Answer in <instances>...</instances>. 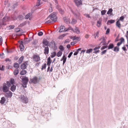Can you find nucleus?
I'll return each mask as SVG.
<instances>
[{
    "mask_svg": "<svg viewBox=\"0 0 128 128\" xmlns=\"http://www.w3.org/2000/svg\"><path fill=\"white\" fill-rule=\"evenodd\" d=\"M56 12H53L48 16V17L46 18V19L47 20L49 19V18H50L53 21H56L57 19V17L56 16Z\"/></svg>",
    "mask_w": 128,
    "mask_h": 128,
    "instance_id": "obj_1",
    "label": "nucleus"
},
{
    "mask_svg": "<svg viewBox=\"0 0 128 128\" xmlns=\"http://www.w3.org/2000/svg\"><path fill=\"white\" fill-rule=\"evenodd\" d=\"M20 98L21 101L23 103L26 104L28 102V98L26 96L23 95H21Z\"/></svg>",
    "mask_w": 128,
    "mask_h": 128,
    "instance_id": "obj_2",
    "label": "nucleus"
},
{
    "mask_svg": "<svg viewBox=\"0 0 128 128\" xmlns=\"http://www.w3.org/2000/svg\"><path fill=\"white\" fill-rule=\"evenodd\" d=\"M32 58L33 61L36 62H38L40 60L39 55L37 54H35L33 55Z\"/></svg>",
    "mask_w": 128,
    "mask_h": 128,
    "instance_id": "obj_3",
    "label": "nucleus"
},
{
    "mask_svg": "<svg viewBox=\"0 0 128 128\" xmlns=\"http://www.w3.org/2000/svg\"><path fill=\"white\" fill-rule=\"evenodd\" d=\"M22 80L23 84V86L24 88H26V85L27 84L28 81V77L25 76L23 78Z\"/></svg>",
    "mask_w": 128,
    "mask_h": 128,
    "instance_id": "obj_4",
    "label": "nucleus"
},
{
    "mask_svg": "<svg viewBox=\"0 0 128 128\" xmlns=\"http://www.w3.org/2000/svg\"><path fill=\"white\" fill-rule=\"evenodd\" d=\"M2 90L3 91L5 92L9 91V87L6 86V83H4L3 84Z\"/></svg>",
    "mask_w": 128,
    "mask_h": 128,
    "instance_id": "obj_5",
    "label": "nucleus"
},
{
    "mask_svg": "<svg viewBox=\"0 0 128 128\" xmlns=\"http://www.w3.org/2000/svg\"><path fill=\"white\" fill-rule=\"evenodd\" d=\"M28 61H26L23 63L21 66V68L22 69L24 70L26 68L27 65H28Z\"/></svg>",
    "mask_w": 128,
    "mask_h": 128,
    "instance_id": "obj_6",
    "label": "nucleus"
},
{
    "mask_svg": "<svg viewBox=\"0 0 128 128\" xmlns=\"http://www.w3.org/2000/svg\"><path fill=\"white\" fill-rule=\"evenodd\" d=\"M49 42L46 39H44L42 42L43 47H45L46 46H48L49 44Z\"/></svg>",
    "mask_w": 128,
    "mask_h": 128,
    "instance_id": "obj_7",
    "label": "nucleus"
},
{
    "mask_svg": "<svg viewBox=\"0 0 128 128\" xmlns=\"http://www.w3.org/2000/svg\"><path fill=\"white\" fill-rule=\"evenodd\" d=\"M32 82L35 84L38 82L39 80L38 78L36 76L30 79Z\"/></svg>",
    "mask_w": 128,
    "mask_h": 128,
    "instance_id": "obj_8",
    "label": "nucleus"
},
{
    "mask_svg": "<svg viewBox=\"0 0 128 128\" xmlns=\"http://www.w3.org/2000/svg\"><path fill=\"white\" fill-rule=\"evenodd\" d=\"M12 92L10 91L6 92L4 94V95L5 96L8 98H11L12 96Z\"/></svg>",
    "mask_w": 128,
    "mask_h": 128,
    "instance_id": "obj_9",
    "label": "nucleus"
},
{
    "mask_svg": "<svg viewBox=\"0 0 128 128\" xmlns=\"http://www.w3.org/2000/svg\"><path fill=\"white\" fill-rule=\"evenodd\" d=\"M68 30H66V28H65V27L64 26H61L60 27V30L59 32H63L67 31Z\"/></svg>",
    "mask_w": 128,
    "mask_h": 128,
    "instance_id": "obj_10",
    "label": "nucleus"
},
{
    "mask_svg": "<svg viewBox=\"0 0 128 128\" xmlns=\"http://www.w3.org/2000/svg\"><path fill=\"white\" fill-rule=\"evenodd\" d=\"M74 2L77 6L82 4L81 1L80 0H74Z\"/></svg>",
    "mask_w": 128,
    "mask_h": 128,
    "instance_id": "obj_11",
    "label": "nucleus"
},
{
    "mask_svg": "<svg viewBox=\"0 0 128 128\" xmlns=\"http://www.w3.org/2000/svg\"><path fill=\"white\" fill-rule=\"evenodd\" d=\"M23 42L22 41H21L20 44V50L21 51H23L24 48V46L23 44Z\"/></svg>",
    "mask_w": 128,
    "mask_h": 128,
    "instance_id": "obj_12",
    "label": "nucleus"
},
{
    "mask_svg": "<svg viewBox=\"0 0 128 128\" xmlns=\"http://www.w3.org/2000/svg\"><path fill=\"white\" fill-rule=\"evenodd\" d=\"M44 48V53L46 55L49 52V48L48 46Z\"/></svg>",
    "mask_w": 128,
    "mask_h": 128,
    "instance_id": "obj_13",
    "label": "nucleus"
},
{
    "mask_svg": "<svg viewBox=\"0 0 128 128\" xmlns=\"http://www.w3.org/2000/svg\"><path fill=\"white\" fill-rule=\"evenodd\" d=\"M52 62L50 58V57H49L47 59V64L48 66H50V64Z\"/></svg>",
    "mask_w": 128,
    "mask_h": 128,
    "instance_id": "obj_14",
    "label": "nucleus"
},
{
    "mask_svg": "<svg viewBox=\"0 0 128 128\" xmlns=\"http://www.w3.org/2000/svg\"><path fill=\"white\" fill-rule=\"evenodd\" d=\"M73 31L74 32H76L78 34L80 33L79 29L78 27H76L75 28L74 30V31Z\"/></svg>",
    "mask_w": 128,
    "mask_h": 128,
    "instance_id": "obj_15",
    "label": "nucleus"
},
{
    "mask_svg": "<svg viewBox=\"0 0 128 128\" xmlns=\"http://www.w3.org/2000/svg\"><path fill=\"white\" fill-rule=\"evenodd\" d=\"M116 25L119 28H120L121 26V24L120 20H118L116 22Z\"/></svg>",
    "mask_w": 128,
    "mask_h": 128,
    "instance_id": "obj_16",
    "label": "nucleus"
},
{
    "mask_svg": "<svg viewBox=\"0 0 128 128\" xmlns=\"http://www.w3.org/2000/svg\"><path fill=\"white\" fill-rule=\"evenodd\" d=\"M6 100V99L4 97H2L1 98V99L0 100V103L2 104H3Z\"/></svg>",
    "mask_w": 128,
    "mask_h": 128,
    "instance_id": "obj_17",
    "label": "nucleus"
},
{
    "mask_svg": "<svg viewBox=\"0 0 128 128\" xmlns=\"http://www.w3.org/2000/svg\"><path fill=\"white\" fill-rule=\"evenodd\" d=\"M24 57L23 56H21L20 58L18 60V62L19 63V64H20L22 63L24 60Z\"/></svg>",
    "mask_w": 128,
    "mask_h": 128,
    "instance_id": "obj_18",
    "label": "nucleus"
},
{
    "mask_svg": "<svg viewBox=\"0 0 128 128\" xmlns=\"http://www.w3.org/2000/svg\"><path fill=\"white\" fill-rule=\"evenodd\" d=\"M72 39L73 40H76L79 41L80 40V37L74 36L72 37Z\"/></svg>",
    "mask_w": 128,
    "mask_h": 128,
    "instance_id": "obj_19",
    "label": "nucleus"
},
{
    "mask_svg": "<svg viewBox=\"0 0 128 128\" xmlns=\"http://www.w3.org/2000/svg\"><path fill=\"white\" fill-rule=\"evenodd\" d=\"M16 89V86L14 85H13L11 87L10 90L13 92H14Z\"/></svg>",
    "mask_w": 128,
    "mask_h": 128,
    "instance_id": "obj_20",
    "label": "nucleus"
},
{
    "mask_svg": "<svg viewBox=\"0 0 128 128\" xmlns=\"http://www.w3.org/2000/svg\"><path fill=\"white\" fill-rule=\"evenodd\" d=\"M101 23V20H99L97 21V26L98 27H100V26Z\"/></svg>",
    "mask_w": 128,
    "mask_h": 128,
    "instance_id": "obj_21",
    "label": "nucleus"
},
{
    "mask_svg": "<svg viewBox=\"0 0 128 128\" xmlns=\"http://www.w3.org/2000/svg\"><path fill=\"white\" fill-rule=\"evenodd\" d=\"M114 44L112 43L110 44L108 46V49H112L114 47Z\"/></svg>",
    "mask_w": 128,
    "mask_h": 128,
    "instance_id": "obj_22",
    "label": "nucleus"
},
{
    "mask_svg": "<svg viewBox=\"0 0 128 128\" xmlns=\"http://www.w3.org/2000/svg\"><path fill=\"white\" fill-rule=\"evenodd\" d=\"M19 72L18 70V69H16L14 71V75L16 76L18 74Z\"/></svg>",
    "mask_w": 128,
    "mask_h": 128,
    "instance_id": "obj_23",
    "label": "nucleus"
},
{
    "mask_svg": "<svg viewBox=\"0 0 128 128\" xmlns=\"http://www.w3.org/2000/svg\"><path fill=\"white\" fill-rule=\"evenodd\" d=\"M27 73L26 71V70H22L20 72V74L21 75H24L25 74Z\"/></svg>",
    "mask_w": 128,
    "mask_h": 128,
    "instance_id": "obj_24",
    "label": "nucleus"
},
{
    "mask_svg": "<svg viewBox=\"0 0 128 128\" xmlns=\"http://www.w3.org/2000/svg\"><path fill=\"white\" fill-rule=\"evenodd\" d=\"M14 67L16 68H18L19 67V64L17 63H15L14 64Z\"/></svg>",
    "mask_w": 128,
    "mask_h": 128,
    "instance_id": "obj_25",
    "label": "nucleus"
},
{
    "mask_svg": "<svg viewBox=\"0 0 128 128\" xmlns=\"http://www.w3.org/2000/svg\"><path fill=\"white\" fill-rule=\"evenodd\" d=\"M56 52H54L52 53V55L51 56L52 58H53L56 55Z\"/></svg>",
    "mask_w": 128,
    "mask_h": 128,
    "instance_id": "obj_26",
    "label": "nucleus"
},
{
    "mask_svg": "<svg viewBox=\"0 0 128 128\" xmlns=\"http://www.w3.org/2000/svg\"><path fill=\"white\" fill-rule=\"evenodd\" d=\"M50 19L48 20V19H46V20H47V21H46L45 22V23L46 24H48L49 23H50L51 22H52V21H53L51 19H50V18H49Z\"/></svg>",
    "mask_w": 128,
    "mask_h": 128,
    "instance_id": "obj_27",
    "label": "nucleus"
},
{
    "mask_svg": "<svg viewBox=\"0 0 128 128\" xmlns=\"http://www.w3.org/2000/svg\"><path fill=\"white\" fill-rule=\"evenodd\" d=\"M48 11L50 13L52 12L53 11V9L52 7V6L51 4H50V6L49 8Z\"/></svg>",
    "mask_w": 128,
    "mask_h": 128,
    "instance_id": "obj_28",
    "label": "nucleus"
},
{
    "mask_svg": "<svg viewBox=\"0 0 128 128\" xmlns=\"http://www.w3.org/2000/svg\"><path fill=\"white\" fill-rule=\"evenodd\" d=\"M62 52L61 51H59L57 53V56L58 57L61 56L62 54Z\"/></svg>",
    "mask_w": 128,
    "mask_h": 128,
    "instance_id": "obj_29",
    "label": "nucleus"
},
{
    "mask_svg": "<svg viewBox=\"0 0 128 128\" xmlns=\"http://www.w3.org/2000/svg\"><path fill=\"white\" fill-rule=\"evenodd\" d=\"M92 50H93L92 48H90L89 49H88L86 50V53L88 54L92 52Z\"/></svg>",
    "mask_w": 128,
    "mask_h": 128,
    "instance_id": "obj_30",
    "label": "nucleus"
},
{
    "mask_svg": "<svg viewBox=\"0 0 128 128\" xmlns=\"http://www.w3.org/2000/svg\"><path fill=\"white\" fill-rule=\"evenodd\" d=\"M81 48H79L77 50V51L74 53V56L78 54V52L79 51L81 50Z\"/></svg>",
    "mask_w": 128,
    "mask_h": 128,
    "instance_id": "obj_31",
    "label": "nucleus"
},
{
    "mask_svg": "<svg viewBox=\"0 0 128 128\" xmlns=\"http://www.w3.org/2000/svg\"><path fill=\"white\" fill-rule=\"evenodd\" d=\"M114 50L115 52H118L119 50V48L118 46L115 47L114 49Z\"/></svg>",
    "mask_w": 128,
    "mask_h": 128,
    "instance_id": "obj_32",
    "label": "nucleus"
},
{
    "mask_svg": "<svg viewBox=\"0 0 128 128\" xmlns=\"http://www.w3.org/2000/svg\"><path fill=\"white\" fill-rule=\"evenodd\" d=\"M112 11V8L109 9L108 11L107 12V14H110Z\"/></svg>",
    "mask_w": 128,
    "mask_h": 128,
    "instance_id": "obj_33",
    "label": "nucleus"
},
{
    "mask_svg": "<svg viewBox=\"0 0 128 128\" xmlns=\"http://www.w3.org/2000/svg\"><path fill=\"white\" fill-rule=\"evenodd\" d=\"M115 22V21L114 20H108V21L107 23H110V24H112V23H114Z\"/></svg>",
    "mask_w": 128,
    "mask_h": 128,
    "instance_id": "obj_34",
    "label": "nucleus"
},
{
    "mask_svg": "<svg viewBox=\"0 0 128 128\" xmlns=\"http://www.w3.org/2000/svg\"><path fill=\"white\" fill-rule=\"evenodd\" d=\"M5 61L6 62H8L9 64H11V60H9L8 58H7L6 59Z\"/></svg>",
    "mask_w": 128,
    "mask_h": 128,
    "instance_id": "obj_35",
    "label": "nucleus"
},
{
    "mask_svg": "<svg viewBox=\"0 0 128 128\" xmlns=\"http://www.w3.org/2000/svg\"><path fill=\"white\" fill-rule=\"evenodd\" d=\"M41 4V3H40V0H38L36 4V6H38L40 5Z\"/></svg>",
    "mask_w": 128,
    "mask_h": 128,
    "instance_id": "obj_36",
    "label": "nucleus"
},
{
    "mask_svg": "<svg viewBox=\"0 0 128 128\" xmlns=\"http://www.w3.org/2000/svg\"><path fill=\"white\" fill-rule=\"evenodd\" d=\"M106 11V10H102L101 12V15L102 16L104 15L105 14Z\"/></svg>",
    "mask_w": 128,
    "mask_h": 128,
    "instance_id": "obj_37",
    "label": "nucleus"
},
{
    "mask_svg": "<svg viewBox=\"0 0 128 128\" xmlns=\"http://www.w3.org/2000/svg\"><path fill=\"white\" fill-rule=\"evenodd\" d=\"M99 34V32H97L95 34H94V38H98V35Z\"/></svg>",
    "mask_w": 128,
    "mask_h": 128,
    "instance_id": "obj_38",
    "label": "nucleus"
},
{
    "mask_svg": "<svg viewBox=\"0 0 128 128\" xmlns=\"http://www.w3.org/2000/svg\"><path fill=\"white\" fill-rule=\"evenodd\" d=\"M63 19L64 20V22L67 23L69 21L66 18V17H64L63 18Z\"/></svg>",
    "mask_w": 128,
    "mask_h": 128,
    "instance_id": "obj_39",
    "label": "nucleus"
},
{
    "mask_svg": "<svg viewBox=\"0 0 128 128\" xmlns=\"http://www.w3.org/2000/svg\"><path fill=\"white\" fill-rule=\"evenodd\" d=\"M46 64H44L42 66V70H43L44 69L46 68Z\"/></svg>",
    "mask_w": 128,
    "mask_h": 128,
    "instance_id": "obj_40",
    "label": "nucleus"
},
{
    "mask_svg": "<svg viewBox=\"0 0 128 128\" xmlns=\"http://www.w3.org/2000/svg\"><path fill=\"white\" fill-rule=\"evenodd\" d=\"M5 67L4 66L0 65V70H3L4 69Z\"/></svg>",
    "mask_w": 128,
    "mask_h": 128,
    "instance_id": "obj_41",
    "label": "nucleus"
},
{
    "mask_svg": "<svg viewBox=\"0 0 128 128\" xmlns=\"http://www.w3.org/2000/svg\"><path fill=\"white\" fill-rule=\"evenodd\" d=\"M15 27L14 25H10L8 26V28L10 29H13Z\"/></svg>",
    "mask_w": 128,
    "mask_h": 128,
    "instance_id": "obj_42",
    "label": "nucleus"
},
{
    "mask_svg": "<svg viewBox=\"0 0 128 128\" xmlns=\"http://www.w3.org/2000/svg\"><path fill=\"white\" fill-rule=\"evenodd\" d=\"M59 49L62 51H63L64 50V47L62 46H60L59 47Z\"/></svg>",
    "mask_w": 128,
    "mask_h": 128,
    "instance_id": "obj_43",
    "label": "nucleus"
},
{
    "mask_svg": "<svg viewBox=\"0 0 128 128\" xmlns=\"http://www.w3.org/2000/svg\"><path fill=\"white\" fill-rule=\"evenodd\" d=\"M10 82L12 84H14V81L13 78H11L10 80Z\"/></svg>",
    "mask_w": 128,
    "mask_h": 128,
    "instance_id": "obj_44",
    "label": "nucleus"
},
{
    "mask_svg": "<svg viewBox=\"0 0 128 128\" xmlns=\"http://www.w3.org/2000/svg\"><path fill=\"white\" fill-rule=\"evenodd\" d=\"M12 20H15L17 19V18L15 16H12Z\"/></svg>",
    "mask_w": 128,
    "mask_h": 128,
    "instance_id": "obj_45",
    "label": "nucleus"
},
{
    "mask_svg": "<svg viewBox=\"0 0 128 128\" xmlns=\"http://www.w3.org/2000/svg\"><path fill=\"white\" fill-rule=\"evenodd\" d=\"M30 14H27L25 16V19H28L30 16Z\"/></svg>",
    "mask_w": 128,
    "mask_h": 128,
    "instance_id": "obj_46",
    "label": "nucleus"
},
{
    "mask_svg": "<svg viewBox=\"0 0 128 128\" xmlns=\"http://www.w3.org/2000/svg\"><path fill=\"white\" fill-rule=\"evenodd\" d=\"M6 84L8 87H10L12 84L9 81H7Z\"/></svg>",
    "mask_w": 128,
    "mask_h": 128,
    "instance_id": "obj_47",
    "label": "nucleus"
},
{
    "mask_svg": "<svg viewBox=\"0 0 128 128\" xmlns=\"http://www.w3.org/2000/svg\"><path fill=\"white\" fill-rule=\"evenodd\" d=\"M2 37L0 36V45H2Z\"/></svg>",
    "mask_w": 128,
    "mask_h": 128,
    "instance_id": "obj_48",
    "label": "nucleus"
},
{
    "mask_svg": "<svg viewBox=\"0 0 128 128\" xmlns=\"http://www.w3.org/2000/svg\"><path fill=\"white\" fill-rule=\"evenodd\" d=\"M43 34V32H40L38 33V36H42Z\"/></svg>",
    "mask_w": 128,
    "mask_h": 128,
    "instance_id": "obj_49",
    "label": "nucleus"
},
{
    "mask_svg": "<svg viewBox=\"0 0 128 128\" xmlns=\"http://www.w3.org/2000/svg\"><path fill=\"white\" fill-rule=\"evenodd\" d=\"M65 36V35L64 34H63L60 36L58 38L59 39H61L62 38L64 37Z\"/></svg>",
    "mask_w": 128,
    "mask_h": 128,
    "instance_id": "obj_50",
    "label": "nucleus"
},
{
    "mask_svg": "<svg viewBox=\"0 0 128 128\" xmlns=\"http://www.w3.org/2000/svg\"><path fill=\"white\" fill-rule=\"evenodd\" d=\"M120 42H121L122 43V42H124V39L122 37L120 38Z\"/></svg>",
    "mask_w": 128,
    "mask_h": 128,
    "instance_id": "obj_51",
    "label": "nucleus"
},
{
    "mask_svg": "<svg viewBox=\"0 0 128 128\" xmlns=\"http://www.w3.org/2000/svg\"><path fill=\"white\" fill-rule=\"evenodd\" d=\"M69 30H71L72 31H74V30L71 27H69L67 29L66 28V30H67L68 31Z\"/></svg>",
    "mask_w": 128,
    "mask_h": 128,
    "instance_id": "obj_52",
    "label": "nucleus"
},
{
    "mask_svg": "<svg viewBox=\"0 0 128 128\" xmlns=\"http://www.w3.org/2000/svg\"><path fill=\"white\" fill-rule=\"evenodd\" d=\"M76 22V20H74V19H73L72 20L71 23L72 24H75Z\"/></svg>",
    "mask_w": 128,
    "mask_h": 128,
    "instance_id": "obj_53",
    "label": "nucleus"
},
{
    "mask_svg": "<svg viewBox=\"0 0 128 128\" xmlns=\"http://www.w3.org/2000/svg\"><path fill=\"white\" fill-rule=\"evenodd\" d=\"M100 46H98L97 47H96L95 48H94V50H96L100 48Z\"/></svg>",
    "mask_w": 128,
    "mask_h": 128,
    "instance_id": "obj_54",
    "label": "nucleus"
},
{
    "mask_svg": "<svg viewBox=\"0 0 128 128\" xmlns=\"http://www.w3.org/2000/svg\"><path fill=\"white\" fill-rule=\"evenodd\" d=\"M110 32V29L108 28L107 29V30L106 31V34H108Z\"/></svg>",
    "mask_w": 128,
    "mask_h": 128,
    "instance_id": "obj_55",
    "label": "nucleus"
},
{
    "mask_svg": "<svg viewBox=\"0 0 128 128\" xmlns=\"http://www.w3.org/2000/svg\"><path fill=\"white\" fill-rule=\"evenodd\" d=\"M73 54L72 52H70L68 55V58H70L71 56Z\"/></svg>",
    "mask_w": 128,
    "mask_h": 128,
    "instance_id": "obj_56",
    "label": "nucleus"
},
{
    "mask_svg": "<svg viewBox=\"0 0 128 128\" xmlns=\"http://www.w3.org/2000/svg\"><path fill=\"white\" fill-rule=\"evenodd\" d=\"M122 48L125 52L127 50L126 49V48L124 46V47H122Z\"/></svg>",
    "mask_w": 128,
    "mask_h": 128,
    "instance_id": "obj_57",
    "label": "nucleus"
},
{
    "mask_svg": "<svg viewBox=\"0 0 128 128\" xmlns=\"http://www.w3.org/2000/svg\"><path fill=\"white\" fill-rule=\"evenodd\" d=\"M124 17L123 16H122L120 17L119 20H122H122H124Z\"/></svg>",
    "mask_w": 128,
    "mask_h": 128,
    "instance_id": "obj_58",
    "label": "nucleus"
},
{
    "mask_svg": "<svg viewBox=\"0 0 128 128\" xmlns=\"http://www.w3.org/2000/svg\"><path fill=\"white\" fill-rule=\"evenodd\" d=\"M8 18H8V16H6V17H4L3 19H5V20H6V21H7V20H8L9 19Z\"/></svg>",
    "mask_w": 128,
    "mask_h": 128,
    "instance_id": "obj_59",
    "label": "nucleus"
},
{
    "mask_svg": "<svg viewBox=\"0 0 128 128\" xmlns=\"http://www.w3.org/2000/svg\"><path fill=\"white\" fill-rule=\"evenodd\" d=\"M107 47V46H102L101 48V49L102 50L103 49H104L105 48H106Z\"/></svg>",
    "mask_w": 128,
    "mask_h": 128,
    "instance_id": "obj_60",
    "label": "nucleus"
},
{
    "mask_svg": "<svg viewBox=\"0 0 128 128\" xmlns=\"http://www.w3.org/2000/svg\"><path fill=\"white\" fill-rule=\"evenodd\" d=\"M106 52V50H103L102 52V54H105Z\"/></svg>",
    "mask_w": 128,
    "mask_h": 128,
    "instance_id": "obj_61",
    "label": "nucleus"
},
{
    "mask_svg": "<svg viewBox=\"0 0 128 128\" xmlns=\"http://www.w3.org/2000/svg\"><path fill=\"white\" fill-rule=\"evenodd\" d=\"M85 16H86V17L88 18H90V16L89 14H85L84 15Z\"/></svg>",
    "mask_w": 128,
    "mask_h": 128,
    "instance_id": "obj_62",
    "label": "nucleus"
},
{
    "mask_svg": "<svg viewBox=\"0 0 128 128\" xmlns=\"http://www.w3.org/2000/svg\"><path fill=\"white\" fill-rule=\"evenodd\" d=\"M62 59L63 60H66V58L65 56H64L62 57Z\"/></svg>",
    "mask_w": 128,
    "mask_h": 128,
    "instance_id": "obj_63",
    "label": "nucleus"
},
{
    "mask_svg": "<svg viewBox=\"0 0 128 128\" xmlns=\"http://www.w3.org/2000/svg\"><path fill=\"white\" fill-rule=\"evenodd\" d=\"M40 63V62H38V63H37L35 65V66H39V65Z\"/></svg>",
    "mask_w": 128,
    "mask_h": 128,
    "instance_id": "obj_64",
    "label": "nucleus"
}]
</instances>
